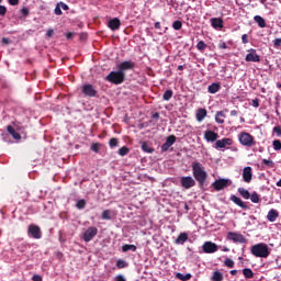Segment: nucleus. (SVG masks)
I'll list each match as a JSON object with an SVG mask.
<instances>
[{
    "instance_id": "f257e3e1",
    "label": "nucleus",
    "mask_w": 281,
    "mask_h": 281,
    "mask_svg": "<svg viewBox=\"0 0 281 281\" xmlns=\"http://www.w3.org/2000/svg\"><path fill=\"white\" fill-rule=\"evenodd\" d=\"M192 175L198 181L200 187L205 186V181H207V171H205V167L201 162L194 161L192 162Z\"/></svg>"
},
{
    "instance_id": "f03ea898",
    "label": "nucleus",
    "mask_w": 281,
    "mask_h": 281,
    "mask_svg": "<svg viewBox=\"0 0 281 281\" xmlns=\"http://www.w3.org/2000/svg\"><path fill=\"white\" fill-rule=\"evenodd\" d=\"M250 251L255 258H269V255L271 254V251H269V246L265 243L254 245Z\"/></svg>"
},
{
    "instance_id": "7ed1b4c3",
    "label": "nucleus",
    "mask_w": 281,
    "mask_h": 281,
    "mask_svg": "<svg viewBox=\"0 0 281 281\" xmlns=\"http://www.w3.org/2000/svg\"><path fill=\"white\" fill-rule=\"evenodd\" d=\"M238 142L241 144V146H246V148H251L256 145V138L247 132H241L238 134Z\"/></svg>"
},
{
    "instance_id": "20e7f679",
    "label": "nucleus",
    "mask_w": 281,
    "mask_h": 281,
    "mask_svg": "<svg viewBox=\"0 0 281 281\" xmlns=\"http://www.w3.org/2000/svg\"><path fill=\"white\" fill-rule=\"evenodd\" d=\"M105 80L108 82H112V85H122L124 80H126V74L117 70V71H111L106 77Z\"/></svg>"
},
{
    "instance_id": "39448f33",
    "label": "nucleus",
    "mask_w": 281,
    "mask_h": 281,
    "mask_svg": "<svg viewBox=\"0 0 281 281\" xmlns=\"http://www.w3.org/2000/svg\"><path fill=\"white\" fill-rule=\"evenodd\" d=\"M180 186L184 188V190H190V188L196 186V181L191 176H183L180 178Z\"/></svg>"
},
{
    "instance_id": "423d86ee",
    "label": "nucleus",
    "mask_w": 281,
    "mask_h": 281,
    "mask_svg": "<svg viewBox=\"0 0 281 281\" xmlns=\"http://www.w3.org/2000/svg\"><path fill=\"white\" fill-rule=\"evenodd\" d=\"M95 236H98V227L91 226L83 233L82 238L85 243H91V239Z\"/></svg>"
},
{
    "instance_id": "0eeeda50",
    "label": "nucleus",
    "mask_w": 281,
    "mask_h": 281,
    "mask_svg": "<svg viewBox=\"0 0 281 281\" xmlns=\"http://www.w3.org/2000/svg\"><path fill=\"white\" fill-rule=\"evenodd\" d=\"M227 238L228 240H233V243H239L241 245L247 243V238H245V236H243L240 233L229 232L227 234Z\"/></svg>"
},
{
    "instance_id": "6e6552de",
    "label": "nucleus",
    "mask_w": 281,
    "mask_h": 281,
    "mask_svg": "<svg viewBox=\"0 0 281 281\" xmlns=\"http://www.w3.org/2000/svg\"><path fill=\"white\" fill-rule=\"evenodd\" d=\"M202 249L204 254H216V251H218V245L212 241H205Z\"/></svg>"
},
{
    "instance_id": "1a4fd4ad",
    "label": "nucleus",
    "mask_w": 281,
    "mask_h": 281,
    "mask_svg": "<svg viewBox=\"0 0 281 281\" xmlns=\"http://www.w3.org/2000/svg\"><path fill=\"white\" fill-rule=\"evenodd\" d=\"M248 52L245 57L246 63H260V55H258L256 49L250 48Z\"/></svg>"
},
{
    "instance_id": "9d476101",
    "label": "nucleus",
    "mask_w": 281,
    "mask_h": 281,
    "mask_svg": "<svg viewBox=\"0 0 281 281\" xmlns=\"http://www.w3.org/2000/svg\"><path fill=\"white\" fill-rule=\"evenodd\" d=\"M82 93L88 98H95V95H98V90H95V87L88 83L82 87Z\"/></svg>"
},
{
    "instance_id": "9b49d317",
    "label": "nucleus",
    "mask_w": 281,
    "mask_h": 281,
    "mask_svg": "<svg viewBox=\"0 0 281 281\" xmlns=\"http://www.w3.org/2000/svg\"><path fill=\"white\" fill-rule=\"evenodd\" d=\"M132 69H135V61L132 60L122 61L119 66V71H121V74H125L124 71H128Z\"/></svg>"
},
{
    "instance_id": "f8f14e48",
    "label": "nucleus",
    "mask_w": 281,
    "mask_h": 281,
    "mask_svg": "<svg viewBox=\"0 0 281 281\" xmlns=\"http://www.w3.org/2000/svg\"><path fill=\"white\" fill-rule=\"evenodd\" d=\"M227 186H229V179H220L213 183V187L217 192H221V190H225Z\"/></svg>"
},
{
    "instance_id": "ddd939ff",
    "label": "nucleus",
    "mask_w": 281,
    "mask_h": 281,
    "mask_svg": "<svg viewBox=\"0 0 281 281\" xmlns=\"http://www.w3.org/2000/svg\"><path fill=\"white\" fill-rule=\"evenodd\" d=\"M254 179V173L251 167H245L243 169V180L245 183H251V180Z\"/></svg>"
},
{
    "instance_id": "4468645a",
    "label": "nucleus",
    "mask_w": 281,
    "mask_h": 281,
    "mask_svg": "<svg viewBox=\"0 0 281 281\" xmlns=\"http://www.w3.org/2000/svg\"><path fill=\"white\" fill-rule=\"evenodd\" d=\"M177 142V136L170 135L167 137L166 142L161 146L162 153H166L167 150L170 149V146H172Z\"/></svg>"
},
{
    "instance_id": "2eb2a0df",
    "label": "nucleus",
    "mask_w": 281,
    "mask_h": 281,
    "mask_svg": "<svg viewBox=\"0 0 281 281\" xmlns=\"http://www.w3.org/2000/svg\"><path fill=\"white\" fill-rule=\"evenodd\" d=\"M29 235L32 236V238H41L42 234H41V227H38L37 225H30L29 226Z\"/></svg>"
},
{
    "instance_id": "dca6fc26",
    "label": "nucleus",
    "mask_w": 281,
    "mask_h": 281,
    "mask_svg": "<svg viewBox=\"0 0 281 281\" xmlns=\"http://www.w3.org/2000/svg\"><path fill=\"white\" fill-rule=\"evenodd\" d=\"M233 143L232 138H222L216 140L215 148H225L226 146H232Z\"/></svg>"
},
{
    "instance_id": "f3484780",
    "label": "nucleus",
    "mask_w": 281,
    "mask_h": 281,
    "mask_svg": "<svg viewBox=\"0 0 281 281\" xmlns=\"http://www.w3.org/2000/svg\"><path fill=\"white\" fill-rule=\"evenodd\" d=\"M120 25H122V22L117 18H114V19L110 20L109 23H108V26L113 32H115V30H120Z\"/></svg>"
},
{
    "instance_id": "a211bd4d",
    "label": "nucleus",
    "mask_w": 281,
    "mask_h": 281,
    "mask_svg": "<svg viewBox=\"0 0 281 281\" xmlns=\"http://www.w3.org/2000/svg\"><path fill=\"white\" fill-rule=\"evenodd\" d=\"M278 216H280V213L278 212V210L276 209H271L268 212L267 218L270 223H276V221L278 220Z\"/></svg>"
},
{
    "instance_id": "6ab92c4d",
    "label": "nucleus",
    "mask_w": 281,
    "mask_h": 281,
    "mask_svg": "<svg viewBox=\"0 0 281 281\" xmlns=\"http://www.w3.org/2000/svg\"><path fill=\"white\" fill-rule=\"evenodd\" d=\"M231 201H233L235 205H238V207H241V210H247V204L240 198L231 195Z\"/></svg>"
},
{
    "instance_id": "aec40b11",
    "label": "nucleus",
    "mask_w": 281,
    "mask_h": 281,
    "mask_svg": "<svg viewBox=\"0 0 281 281\" xmlns=\"http://www.w3.org/2000/svg\"><path fill=\"white\" fill-rule=\"evenodd\" d=\"M204 139H206V142H216L218 139V134L209 130L204 133Z\"/></svg>"
},
{
    "instance_id": "412c9836",
    "label": "nucleus",
    "mask_w": 281,
    "mask_h": 281,
    "mask_svg": "<svg viewBox=\"0 0 281 281\" xmlns=\"http://www.w3.org/2000/svg\"><path fill=\"white\" fill-rule=\"evenodd\" d=\"M225 113H227V110L216 112L215 122L217 124H225Z\"/></svg>"
},
{
    "instance_id": "4be33fe9",
    "label": "nucleus",
    "mask_w": 281,
    "mask_h": 281,
    "mask_svg": "<svg viewBox=\"0 0 281 281\" xmlns=\"http://www.w3.org/2000/svg\"><path fill=\"white\" fill-rule=\"evenodd\" d=\"M195 117L199 122H203L207 117V110L201 108L196 111Z\"/></svg>"
},
{
    "instance_id": "5701e85b",
    "label": "nucleus",
    "mask_w": 281,
    "mask_h": 281,
    "mask_svg": "<svg viewBox=\"0 0 281 281\" xmlns=\"http://www.w3.org/2000/svg\"><path fill=\"white\" fill-rule=\"evenodd\" d=\"M207 91H209V93H212V94L218 93V91H221V83L214 82V83L210 85L207 87Z\"/></svg>"
},
{
    "instance_id": "b1692460",
    "label": "nucleus",
    "mask_w": 281,
    "mask_h": 281,
    "mask_svg": "<svg viewBox=\"0 0 281 281\" xmlns=\"http://www.w3.org/2000/svg\"><path fill=\"white\" fill-rule=\"evenodd\" d=\"M7 131L9 135L13 137V139H21V134H19V132H16V130H14V127H12L11 125L7 126Z\"/></svg>"
},
{
    "instance_id": "393cba45",
    "label": "nucleus",
    "mask_w": 281,
    "mask_h": 281,
    "mask_svg": "<svg viewBox=\"0 0 281 281\" xmlns=\"http://www.w3.org/2000/svg\"><path fill=\"white\" fill-rule=\"evenodd\" d=\"M254 21L257 22V25H259V27H267V21L265 20V18L260 15H255Z\"/></svg>"
},
{
    "instance_id": "a878e982",
    "label": "nucleus",
    "mask_w": 281,
    "mask_h": 281,
    "mask_svg": "<svg viewBox=\"0 0 281 281\" xmlns=\"http://www.w3.org/2000/svg\"><path fill=\"white\" fill-rule=\"evenodd\" d=\"M237 192L240 194V196H243V199H250L251 194L249 193V190L245 189V188H238Z\"/></svg>"
},
{
    "instance_id": "bb28decb",
    "label": "nucleus",
    "mask_w": 281,
    "mask_h": 281,
    "mask_svg": "<svg viewBox=\"0 0 281 281\" xmlns=\"http://www.w3.org/2000/svg\"><path fill=\"white\" fill-rule=\"evenodd\" d=\"M188 240V235L186 233H181L177 239H176V245H183Z\"/></svg>"
},
{
    "instance_id": "cd10ccee",
    "label": "nucleus",
    "mask_w": 281,
    "mask_h": 281,
    "mask_svg": "<svg viewBox=\"0 0 281 281\" xmlns=\"http://www.w3.org/2000/svg\"><path fill=\"white\" fill-rule=\"evenodd\" d=\"M142 150L144 153H148L149 155H153V153H155V148L150 147V145H148V143L146 142L142 144Z\"/></svg>"
},
{
    "instance_id": "c85d7f7f",
    "label": "nucleus",
    "mask_w": 281,
    "mask_h": 281,
    "mask_svg": "<svg viewBox=\"0 0 281 281\" xmlns=\"http://www.w3.org/2000/svg\"><path fill=\"white\" fill-rule=\"evenodd\" d=\"M176 278H177L178 280H181V281H188V280H191V279H192V274H191V273L183 274V273H181V272H178V273L176 274Z\"/></svg>"
},
{
    "instance_id": "c756f323",
    "label": "nucleus",
    "mask_w": 281,
    "mask_h": 281,
    "mask_svg": "<svg viewBox=\"0 0 281 281\" xmlns=\"http://www.w3.org/2000/svg\"><path fill=\"white\" fill-rule=\"evenodd\" d=\"M211 24L213 27H223V20L221 18L211 19Z\"/></svg>"
},
{
    "instance_id": "7c9ffc66",
    "label": "nucleus",
    "mask_w": 281,
    "mask_h": 281,
    "mask_svg": "<svg viewBox=\"0 0 281 281\" xmlns=\"http://www.w3.org/2000/svg\"><path fill=\"white\" fill-rule=\"evenodd\" d=\"M122 251H137V246L131 245V244H125L122 246Z\"/></svg>"
},
{
    "instance_id": "2f4dec72",
    "label": "nucleus",
    "mask_w": 281,
    "mask_h": 281,
    "mask_svg": "<svg viewBox=\"0 0 281 281\" xmlns=\"http://www.w3.org/2000/svg\"><path fill=\"white\" fill-rule=\"evenodd\" d=\"M211 280H213V281H223V272L214 271Z\"/></svg>"
},
{
    "instance_id": "473e14b6",
    "label": "nucleus",
    "mask_w": 281,
    "mask_h": 281,
    "mask_svg": "<svg viewBox=\"0 0 281 281\" xmlns=\"http://www.w3.org/2000/svg\"><path fill=\"white\" fill-rule=\"evenodd\" d=\"M243 273L247 280H251V278H254V271L249 268H244Z\"/></svg>"
},
{
    "instance_id": "72a5a7b5",
    "label": "nucleus",
    "mask_w": 281,
    "mask_h": 281,
    "mask_svg": "<svg viewBox=\"0 0 281 281\" xmlns=\"http://www.w3.org/2000/svg\"><path fill=\"white\" fill-rule=\"evenodd\" d=\"M116 267H117V269H126V267H128V262H126L123 259H119L116 261Z\"/></svg>"
},
{
    "instance_id": "f704fd0d",
    "label": "nucleus",
    "mask_w": 281,
    "mask_h": 281,
    "mask_svg": "<svg viewBox=\"0 0 281 281\" xmlns=\"http://www.w3.org/2000/svg\"><path fill=\"white\" fill-rule=\"evenodd\" d=\"M128 153H131V149H128V147L123 146L119 149V155L121 157H126V155H128Z\"/></svg>"
},
{
    "instance_id": "c9c22d12",
    "label": "nucleus",
    "mask_w": 281,
    "mask_h": 281,
    "mask_svg": "<svg viewBox=\"0 0 281 281\" xmlns=\"http://www.w3.org/2000/svg\"><path fill=\"white\" fill-rule=\"evenodd\" d=\"M173 92L172 90H167L164 95H162V100H165L166 102L170 101L172 99Z\"/></svg>"
},
{
    "instance_id": "e433bc0d",
    "label": "nucleus",
    "mask_w": 281,
    "mask_h": 281,
    "mask_svg": "<svg viewBox=\"0 0 281 281\" xmlns=\"http://www.w3.org/2000/svg\"><path fill=\"white\" fill-rule=\"evenodd\" d=\"M250 201H251V203H259L260 202V195L257 192H254L250 195Z\"/></svg>"
},
{
    "instance_id": "4c0bfd02",
    "label": "nucleus",
    "mask_w": 281,
    "mask_h": 281,
    "mask_svg": "<svg viewBox=\"0 0 281 281\" xmlns=\"http://www.w3.org/2000/svg\"><path fill=\"white\" fill-rule=\"evenodd\" d=\"M102 218L103 221H111V211L110 210H105L102 212Z\"/></svg>"
},
{
    "instance_id": "58836bf2",
    "label": "nucleus",
    "mask_w": 281,
    "mask_h": 281,
    "mask_svg": "<svg viewBox=\"0 0 281 281\" xmlns=\"http://www.w3.org/2000/svg\"><path fill=\"white\" fill-rule=\"evenodd\" d=\"M86 206H87V201H85V200H79V201L77 202V204H76V207H77L78 210H85Z\"/></svg>"
},
{
    "instance_id": "ea45409f",
    "label": "nucleus",
    "mask_w": 281,
    "mask_h": 281,
    "mask_svg": "<svg viewBox=\"0 0 281 281\" xmlns=\"http://www.w3.org/2000/svg\"><path fill=\"white\" fill-rule=\"evenodd\" d=\"M172 27H173V30L179 31V30H181V27H183V23L181 21L177 20L172 23Z\"/></svg>"
},
{
    "instance_id": "a19ab883",
    "label": "nucleus",
    "mask_w": 281,
    "mask_h": 281,
    "mask_svg": "<svg viewBox=\"0 0 281 281\" xmlns=\"http://www.w3.org/2000/svg\"><path fill=\"white\" fill-rule=\"evenodd\" d=\"M120 144V140L117 138H111L109 142L110 148H115Z\"/></svg>"
},
{
    "instance_id": "79ce46f5",
    "label": "nucleus",
    "mask_w": 281,
    "mask_h": 281,
    "mask_svg": "<svg viewBox=\"0 0 281 281\" xmlns=\"http://www.w3.org/2000/svg\"><path fill=\"white\" fill-rule=\"evenodd\" d=\"M205 47H207V44H205V42H203V41H200L196 44V48L199 49V52H204Z\"/></svg>"
},
{
    "instance_id": "37998d69",
    "label": "nucleus",
    "mask_w": 281,
    "mask_h": 281,
    "mask_svg": "<svg viewBox=\"0 0 281 281\" xmlns=\"http://www.w3.org/2000/svg\"><path fill=\"white\" fill-rule=\"evenodd\" d=\"M224 265H225V267H227L228 269H234V260H232V259H229V258L225 259Z\"/></svg>"
},
{
    "instance_id": "c03bdc74",
    "label": "nucleus",
    "mask_w": 281,
    "mask_h": 281,
    "mask_svg": "<svg viewBox=\"0 0 281 281\" xmlns=\"http://www.w3.org/2000/svg\"><path fill=\"white\" fill-rule=\"evenodd\" d=\"M262 164L266 165L268 168H273V166H276L273 160H269V159H262Z\"/></svg>"
},
{
    "instance_id": "a18cd8bd",
    "label": "nucleus",
    "mask_w": 281,
    "mask_h": 281,
    "mask_svg": "<svg viewBox=\"0 0 281 281\" xmlns=\"http://www.w3.org/2000/svg\"><path fill=\"white\" fill-rule=\"evenodd\" d=\"M272 146L274 150H281V142L279 139L273 140Z\"/></svg>"
},
{
    "instance_id": "49530a36",
    "label": "nucleus",
    "mask_w": 281,
    "mask_h": 281,
    "mask_svg": "<svg viewBox=\"0 0 281 281\" xmlns=\"http://www.w3.org/2000/svg\"><path fill=\"white\" fill-rule=\"evenodd\" d=\"M54 13L57 15V16H60L63 14V10H61V7L59 3L56 4V8L54 10Z\"/></svg>"
},
{
    "instance_id": "de8ad7c7",
    "label": "nucleus",
    "mask_w": 281,
    "mask_h": 281,
    "mask_svg": "<svg viewBox=\"0 0 281 281\" xmlns=\"http://www.w3.org/2000/svg\"><path fill=\"white\" fill-rule=\"evenodd\" d=\"M91 150H93V153H100V143L92 144Z\"/></svg>"
},
{
    "instance_id": "09e8293b",
    "label": "nucleus",
    "mask_w": 281,
    "mask_h": 281,
    "mask_svg": "<svg viewBox=\"0 0 281 281\" xmlns=\"http://www.w3.org/2000/svg\"><path fill=\"white\" fill-rule=\"evenodd\" d=\"M20 12L22 14V19H25L26 16L30 15V9L27 8H23Z\"/></svg>"
},
{
    "instance_id": "8fccbe9b",
    "label": "nucleus",
    "mask_w": 281,
    "mask_h": 281,
    "mask_svg": "<svg viewBox=\"0 0 281 281\" xmlns=\"http://www.w3.org/2000/svg\"><path fill=\"white\" fill-rule=\"evenodd\" d=\"M273 47H274L276 49H280V47H281V38H276V40L273 41Z\"/></svg>"
},
{
    "instance_id": "3c124183",
    "label": "nucleus",
    "mask_w": 281,
    "mask_h": 281,
    "mask_svg": "<svg viewBox=\"0 0 281 281\" xmlns=\"http://www.w3.org/2000/svg\"><path fill=\"white\" fill-rule=\"evenodd\" d=\"M241 43H243L244 45H247V43H249V38H248V35H247V34L241 35Z\"/></svg>"
},
{
    "instance_id": "603ef678",
    "label": "nucleus",
    "mask_w": 281,
    "mask_h": 281,
    "mask_svg": "<svg viewBox=\"0 0 281 281\" xmlns=\"http://www.w3.org/2000/svg\"><path fill=\"white\" fill-rule=\"evenodd\" d=\"M5 12H8V9L3 5H0V15L5 16Z\"/></svg>"
},
{
    "instance_id": "864d4df0",
    "label": "nucleus",
    "mask_w": 281,
    "mask_h": 281,
    "mask_svg": "<svg viewBox=\"0 0 281 281\" xmlns=\"http://www.w3.org/2000/svg\"><path fill=\"white\" fill-rule=\"evenodd\" d=\"M252 106H255V109H258L260 106V101L258 99L252 100Z\"/></svg>"
},
{
    "instance_id": "5fc2aeb1",
    "label": "nucleus",
    "mask_w": 281,
    "mask_h": 281,
    "mask_svg": "<svg viewBox=\"0 0 281 281\" xmlns=\"http://www.w3.org/2000/svg\"><path fill=\"white\" fill-rule=\"evenodd\" d=\"M114 280L115 281H126V278H124V276H122V274H119V276L115 277Z\"/></svg>"
},
{
    "instance_id": "6e6d98bb",
    "label": "nucleus",
    "mask_w": 281,
    "mask_h": 281,
    "mask_svg": "<svg viewBox=\"0 0 281 281\" xmlns=\"http://www.w3.org/2000/svg\"><path fill=\"white\" fill-rule=\"evenodd\" d=\"M33 281H43V277H41L40 274H35L32 278Z\"/></svg>"
},
{
    "instance_id": "4d7b16f0",
    "label": "nucleus",
    "mask_w": 281,
    "mask_h": 281,
    "mask_svg": "<svg viewBox=\"0 0 281 281\" xmlns=\"http://www.w3.org/2000/svg\"><path fill=\"white\" fill-rule=\"evenodd\" d=\"M61 10H69V5L65 4L64 2H58Z\"/></svg>"
},
{
    "instance_id": "13d9d810",
    "label": "nucleus",
    "mask_w": 281,
    "mask_h": 281,
    "mask_svg": "<svg viewBox=\"0 0 281 281\" xmlns=\"http://www.w3.org/2000/svg\"><path fill=\"white\" fill-rule=\"evenodd\" d=\"M66 38H67L68 41H71V38H74V32L67 33Z\"/></svg>"
},
{
    "instance_id": "bf43d9fd",
    "label": "nucleus",
    "mask_w": 281,
    "mask_h": 281,
    "mask_svg": "<svg viewBox=\"0 0 281 281\" xmlns=\"http://www.w3.org/2000/svg\"><path fill=\"white\" fill-rule=\"evenodd\" d=\"M46 35L52 38V36H54V30L49 29L46 33Z\"/></svg>"
},
{
    "instance_id": "052dcab7",
    "label": "nucleus",
    "mask_w": 281,
    "mask_h": 281,
    "mask_svg": "<svg viewBox=\"0 0 281 281\" xmlns=\"http://www.w3.org/2000/svg\"><path fill=\"white\" fill-rule=\"evenodd\" d=\"M10 5H19V0H9Z\"/></svg>"
},
{
    "instance_id": "680f3d73",
    "label": "nucleus",
    "mask_w": 281,
    "mask_h": 281,
    "mask_svg": "<svg viewBox=\"0 0 281 281\" xmlns=\"http://www.w3.org/2000/svg\"><path fill=\"white\" fill-rule=\"evenodd\" d=\"M2 43L4 45H10V38H8V37L2 38Z\"/></svg>"
},
{
    "instance_id": "e2e57ef3",
    "label": "nucleus",
    "mask_w": 281,
    "mask_h": 281,
    "mask_svg": "<svg viewBox=\"0 0 281 281\" xmlns=\"http://www.w3.org/2000/svg\"><path fill=\"white\" fill-rule=\"evenodd\" d=\"M231 115L232 117H236V115H238V111L236 110L231 111Z\"/></svg>"
},
{
    "instance_id": "0e129e2a",
    "label": "nucleus",
    "mask_w": 281,
    "mask_h": 281,
    "mask_svg": "<svg viewBox=\"0 0 281 281\" xmlns=\"http://www.w3.org/2000/svg\"><path fill=\"white\" fill-rule=\"evenodd\" d=\"M220 49H227V44L226 43L220 44Z\"/></svg>"
},
{
    "instance_id": "69168bd1",
    "label": "nucleus",
    "mask_w": 281,
    "mask_h": 281,
    "mask_svg": "<svg viewBox=\"0 0 281 281\" xmlns=\"http://www.w3.org/2000/svg\"><path fill=\"white\" fill-rule=\"evenodd\" d=\"M155 29H156V30H161V23L156 22V23H155Z\"/></svg>"
},
{
    "instance_id": "338daca9",
    "label": "nucleus",
    "mask_w": 281,
    "mask_h": 281,
    "mask_svg": "<svg viewBox=\"0 0 281 281\" xmlns=\"http://www.w3.org/2000/svg\"><path fill=\"white\" fill-rule=\"evenodd\" d=\"M274 132L278 133V135H281V128L280 127H274Z\"/></svg>"
},
{
    "instance_id": "774afa93",
    "label": "nucleus",
    "mask_w": 281,
    "mask_h": 281,
    "mask_svg": "<svg viewBox=\"0 0 281 281\" xmlns=\"http://www.w3.org/2000/svg\"><path fill=\"white\" fill-rule=\"evenodd\" d=\"M238 273V270H231V276H236Z\"/></svg>"
}]
</instances>
